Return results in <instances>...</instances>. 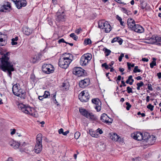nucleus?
<instances>
[{"instance_id":"nucleus-48","label":"nucleus","mask_w":161,"mask_h":161,"mask_svg":"<svg viewBox=\"0 0 161 161\" xmlns=\"http://www.w3.org/2000/svg\"><path fill=\"white\" fill-rule=\"evenodd\" d=\"M125 104L127 106L126 107V109L127 110H129L130 109L131 107V105L128 102H126L125 103Z\"/></svg>"},{"instance_id":"nucleus-2","label":"nucleus","mask_w":161,"mask_h":161,"mask_svg":"<svg viewBox=\"0 0 161 161\" xmlns=\"http://www.w3.org/2000/svg\"><path fill=\"white\" fill-rule=\"evenodd\" d=\"M12 91L15 95L19 97L22 99H25L26 97V92L21 88L19 84H16L13 86Z\"/></svg>"},{"instance_id":"nucleus-56","label":"nucleus","mask_w":161,"mask_h":161,"mask_svg":"<svg viewBox=\"0 0 161 161\" xmlns=\"http://www.w3.org/2000/svg\"><path fill=\"white\" fill-rule=\"evenodd\" d=\"M117 40H118V37H116L114 38L111 41L112 43H114V42H117Z\"/></svg>"},{"instance_id":"nucleus-4","label":"nucleus","mask_w":161,"mask_h":161,"mask_svg":"<svg viewBox=\"0 0 161 161\" xmlns=\"http://www.w3.org/2000/svg\"><path fill=\"white\" fill-rule=\"evenodd\" d=\"M90 97L89 93L87 90L82 91L79 95V99L82 102L88 101Z\"/></svg>"},{"instance_id":"nucleus-35","label":"nucleus","mask_w":161,"mask_h":161,"mask_svg":"<svg viewBox=\"0 0 161 161\" xmlns=\"http://www.w3.org/2000/svg\"><path fill=\"white\" fill-rule=\"evenodd\" d=\"M69 36L70 37H72L75 41H77L78 39V37L76 36L74 33H71Z\"/></svg>"},{"instance_id":"nucleus-1","label":"nucleus","mask_w":161,"mask_h":161,"mask_svg":"<svg viewBox=\"0 0 161 161\" xmlns=\"http://www.w3.org/2000/svg\"><path fill=\"white\" fill-rule=\"evenodd\" d=\"M10 52H7L2 57L0 58V69L4 72H7L11 78L12 72L14 71L13 64L10 60Z\"/></svg>"},{"instance_id":"nucleus-26","label":"nucleus","mask_w":161,"mask_h":161,"mask_svg":"<svg viewBox=\"0 0 161 161\" xmlns=\"http://www.w3.org/2000/svg\"><path fill=\"white\" fill-rule=\"evenodd\" d=\"M106 22L103 20H99L98 23V27L101 29H103V26H104Z\"/></svg>"},{"instance_id":"nucleus-34","label":"nucleus","mask_w":161,"mask_h":161,"mask_svg":"<svg viewBox=\"0 0 161 161\" xmlns=\"http://www.w3.org/2000/svg\"><path fill=\"white\" fill-rule=\"evenodd\" d=\"M156 36L157 35H153L149 40H151V42H155V44L156 43Z\"/></svg>"},{"instance_id":"nucleus-49","label":"nucleus","mask_w":161,"mask_h":161,"mask_svg":"<svg viewBox=\"0 0 161 161\" xmlns=\"http://www.w3.org/2000/svg\"><path fill=\"white\" fill-rule=\"evenodd\" d=\"M131 78H132V75L129 76L128 79L126 81V83L127 84H130V81L131 80Z\"/></svg>"},{"instance_id":"nucleus-27","label":"nucleus","mask_w":161,"mask_h":161,"mask_svg":"<svg viewBox=\"0 0 161 161\" xmlns=\"http://www.w3.org/2000/svg\"><path fill=\"white\" fill-rule=\"evenodd\" d=\"M91 121H93V122L96 124L98 121V118L97 116L91 113Z\"/></svg>"},{"instance_id":"nucleus-32","label":"nucleus","mask_w":161,"mask_h":161,"mask_svg":"<svg viewBox=\"0 0 161 161\" xmlns=\"http://www.w3.org/2000/svg\"><path fill=\"white\" fill-rule=\"evenodd\" d=\"M144 85V84L142 81H141L139 83H137L136 84V86H137V89L138 90H140V87H142Z\"/></svg>"},{"instance_id":"nucleus-23","label":"nucleus","mask_w":161,"mask_h":161,"mask_svg":"<svg viewBox=\"0 0 161 161\" xmlns=\"http://www.w3.org/2000/svg\"><path fill=\"white\" fill-rule=\"evenodd\" d=\"M111 27L108 22L106 21L103 26V29H105V32L106 33L109 32L111 30Z\"/></svg>"},{"instance_id":"nucleus-21","label":"nucleus","mask_w":161,"mask_h":161,"mask_svg":"<svg viewBox=\"0 0 161 161\" xmlns=\"http://www.w3.org/2000/svg\"><path fill=\"white\" fill-rule=\"evenodd\" d=\"M22 31L23 33L27 36L29 35L32 33V31L27 26H24L22 28Z\"/></svg>"},{"instance_id":"nucleus-57","label":"nucleus","mask_w":161,"mask_h":161,"mask_svg":"<svg viewBox=\"0 0 161 161\" xmlns=\"http://www.w3.org/2000/svg\"><path fill=\"white\" fill-rule=\"evenodd\" d=\"M140 158L139 157L136 158H132V161H140Z\"/></svg>"},{"instance_id":"nucleus-39","label":"nucleus","mask_w":161,"mask_h":161,"mask_svg":"<svg viewBox=\"0 0 161 161\" xmlns=\"http://www.w3.org/2000/svg\"><path fill=\"white\" fill-rule=\"evenodd\" d=\"M133 71L135 73H136L137 72H141V70L138 69V66H136L135 67Z\"/></svg>"},{"instance_id":"nucleus-51","label":"nucleus","mask_w":161,"mask_h":161,"mask_svg":"<svg viewBox=\"0 0 161 161\" xmlns=\"http://www.w3.org/2000/svg\"><path fill=\"white\" fill-rule=\"evenodd\" d=\"M117 42H118L119 45H121L123 42V40L120 38L118 37V40H117Z\"/></svg>"},{"instance_id":"nucleus-52","label":"nucleus","mask_w":161,"mask_h":161,"mask_svg":"<svg viewBox=\"0 0 161 161\" xmlns=\"http://www.w3.org/2000/svg\"><path fill=\"white\" fill-rule=\"evenodd\" d=\"M146 5H147L146 3H141V8L142 9H144L146 8Z\"/></svg>"},{"instance_id":"nucleus-40","label":"nucleus","mask_w":161,"mask_h":161,"mask_svg":"<svg viewBox=\"0 0 161 161\" xmlns=\"http://www.w3.org/2000/svg\"><path fill=\"white\" fill-rule=\"evenodd\" d=\"M132 22H134V23H135V21L134 20H133V19L131 18H129L127 20V25H130V24H131V23Z\"/></svg>"},{"instance_id":"nucleus-6","label":"nucleus","mask_w":161,"mask_h":161,"mask_svg":"<svg viewBox=\"0 0 161 161\" xmlns=\"http://www.w3.org/2000/svg\"><path fill=\"white\" fill-rule=\"evenodd\" d=\"M18 107L22 112L26 114H30L31 112L32 108L30 106H26L23 103L19 104Z\"/></svg>"},{"instance_id":"nucleus-45","label":"nucleus","mask_w":161,"mask_h":161,"mask_svg":"<svg viewBox=\"0 0 161 161\" xmlns=\"http://www.w3.org/2000/svg\"><path fill=\"white\" fill-rule=\"evenodd\" d=\"M98 135L97 134V133L95 132H94L93 131H92V133L91 134V136L97 138L98 136Z\"/></svg>"},{"instance_id":"nucleus-47","label":"nucleus","mask_w":161,"mask_h":161,"mask_svg":"<svg viewBox=\"0 0 161 161\" xmlns=\"http://www.w3.org/2000/svg\"><path fill=\"white\" fill-rule=\"evenodd\" d=\"M151 137H152V138L151 139V141H152V142H151V144H152L154 142H155V141L156 139V138L155 136H151Z\"/></svg>"},{"instance_id":"nucleus-55","label":"nucleus","mask_w":161,"mask_h":161,"mask_svg":"<svg viewBox=\"0 0 161 161\" xmlns=\"http://www.w3.org/2000/svg\"><path fill=\"white\" fill-rule=\"evenodd\" d=\"M152 85L150 84H147V88L150 91H152L153 89L152 87Z\"/></svg>"},{"instance_id":"nucleus-41","label":"nucleus","mask_w":161,"mask_h":161,"mask_svg":"<svg viewBox=\"0 0 161 161\" xmlns=\"http://www.w3.org/2000/svg\"><path fill=\"white\" fill-rule=\"evenodd\" d=\"M50 95L49 92L47 91H45L44 92V94L43 96L45 98H48V97Z\"/></svg>"},{"instance_id":"nucleus-63","label":"nucleus","mask_w":161,"mask_h":161,"mask_svg":"<svg viewBox=\"0 0 161 161\" xmlns=\"http://www.w3.org/2000/svg\"><path fill=\"white\" fill-rule=\"evenodd\" d=\"M117 141L119 142H123V140L120 136H119L118 140H117Z\"/></svg>"},{"instance_id":"nucleus-14","label":"nucleus","mask_w":161,"mask_h":161,"mask_svg":"<svg viewBox=\"0 0 161 161\" xmlns=\"http://www.w3.org/2000/svg\"><path fill=\"white\" fill-rule=\"evenodd\" d=\"M131 136L134 139L138 141H141L143 139V134L141 132H135L133 134H132Z\"/></svg>"},{"instance_id":"nucleus-64","label":"nucleus","mask_w":161,"mask_h":161,"mask_svg":"<svg viewBox=\"0 0 161 161\" xmlns=\"http://www.w3.org/2000/svg\"><path fill=\"white\" fill-rule=\"evenodd\" d=\"M157 75L159 79H160L161 78V72H159L157 74Z\"/></svg>"},{"instance_id":"nucleus-22","label":"nucleus","mask_w":161,"mask_h":161,"mask_svg":"<svg viewBox=\"0 0 161 161\" xmlns=\"http://www.w3.org/2000/svg\"><path fill=\"white\" fill-rule=\"evenodd\" d=\"M42 149V144H36L34 148L35 152L37 154L40 153Z\"/></svg>"},{"instance_id":"nucleus-44","label":"nucleus","mask_w":161,"mask_h":161,"mask_svg":"<svg viewBox=\"0 0 161 161\" xmlns=\"http://www.w3.org/2000/svg\"><path fill=\"white\" fill-rule=\"evenodd\" d=\"M131 24H130L131 26L130 25H128L129 27L132 30H133V28L135 27V25H136L135 24V22L134 23V22H132L131 23Z\"/></svg>"},{"instance_id":"nucleus-36","label":"nucleus","mask_w":161,"mask_h":161,"mask_svg":"<svg viewBox=\"0 0 161 161\" xmlns=\"http://www.w3.org/2000/svg\"><path fill=\"white\" fill-rule=\"evenodd\" d=\"M101 67L102 68L104 67L105 69L107 70L108 69L110 68V67H109L107 63H106L102 64L101 65Z\"/></svg>"},{"instance_id":"nucleus-29","label":"nucleus","mask_w":161,"mask_h":161,"mask_svg":"<svg viewBox=\"0 0 161 161\" xmlns=\"http://www.w3.org/2000/svg\"><path fill=\"white\" fill-rule=\"evenodd\" d=\"M121 10L123 13L126 14L127 15H129L131 14L130 13V11L127 10L125 8H121Z\"/></svg>"},{"instance_id":"nucleus-9","label":"nucleus","mask_w":161,"mask_h":161,"mask_svg":"<svg viewBox=\"0 0 161 161\" xmlns=\"http://www.w3.org/2000/svg\"><path fill=\"white\" fill-rule=\"evenodd\" d=\"M91 101L94 108L97 112L100 111L101 108V103L99 99L98 98H95L92 99Z\"/></svg>"},{"instance_id":"nucleus-46","label":"nucleus","mask_w":161,"mask_h":161,"mask_svg":"<svg viewBox=\"0 0 161 161\" xmlns=\"http://www.w3.org/2000/svg\"><path fill=\"white\" fill-rule=\"evenodd\" d=\"M147 108L151 111H152L153 109L154 106L150 104L147 106Z\"/></svg>"},{"instance_id":"nucleus-53","label":"nucleus","mask_w":161,"mask_h":161,"mask_svg":"<svg viewBox=\"0 0 161 161\" xmlns=\"http://www.w3.org/2000/svg\"><path fill=\"white\" fill-rule=\"evenodd\" d=\"M124 56V53H122L120 54L119 57V62H121L122 61V58Z\"/></svg>"},{"instance_id":"nucleus-15","label":"nucleus","mask_w":161,"mask_h":161,"mask_svg":"<svg viewBox=\"0 0 161 161\" xmlns=\"http://www.w3.org/2000/svg\"><path fill=\"white\" fill-rule=\"evenodd\" d=\"M90 82V79L89 78H86L81 80L79 83V86L81 88H84L88 86Z\"/></svg>"},{"instance_id":"nucleus-58","label":"nucleus","mask_w":161,"mask_h":161,"mask_svg":"<svg viewBox=\"0 0 161 161\" xmlns=\"http://www.w3.org/2000/svg\"><path fill=\"white\" fill-rule=\"evenodd\" d=\"M137 114L139 116L141 115V117H143L145 116V114L144 113H141L140 112H139L137 113Z\"/></svg>"},{"instance_id":"nucleus-7","label":"nucleus","mask_w":161,"mask_h":161,"mask_svg":"<svg viewBox=\"0 0 161 161\" xmlns=\"http://www.w3.org/2000/svg\"><path fill=\"white\" fill-rule=\"evenodd\" d=\"M89 53L85 54L81 57L80 60V64L82 66H85L91 60V58Z\"/></svg>"},{"instance_id":"nucleus-28","label":"nucleus","mask_w":161,"mask_h":161,"mask_svg":"<svg viewBox=\"0 0 161 161\" xmlns=\"http://www.w3.org/2000/svg\"><path fill=\"white\" fill-rule=\"evenodd\" d=\"M156 58H153V61L150 64V67L151 68H153L154 66H155L156 65Z\"/></svg>"},{"instance_id":"nucleus-62","label":"nucleus","mask_w":161,"mask_h":161,"mask_svg":"<svg viewBox=\"0 0 161 161\" xmlns=\"http://www.w3.org/2000/svg\"><path fill=\"white\" fill-rule=\"evenodd\" d=\"M64 130L62 128H61L60 129L58 130V133L59 134H63L64 132Z\"/></svg>"},{"instance_id":"nucleus-16","label":"nucleus","mask_w":161,"mask_h":161,"mask_svg":"<svg viewBox=\"0 0 161 161\" xmlns=\"http://www.w3.org/2000/svg\"><path fill=\"white\" fill-rule=\"evenodd\" d=\"M79 112L82 115L86 118L89 117L91 119V113L88 112L86 109L82 108H80Z\"/></svg>"},{"instance_id":"nucleus-31","label":"nucleus","mask_w":161,"mask_h":161,"mask_svg":"<svg viewBox=\"0 0 161 161\" xmlns=\"http://www.w3.org/2000/svg\"><path fill=\"white\" fill-rule=\"evenodd\" d=\"M103 50L104 51L105 56H108L111 53V51L110 50H109L106 48H104Z\"/></svg>"},{"instance_id":"nucleus-12","label":"nucleus","mask_w":161,"mask_h":161,"mask_svg":"<svg viewBox=\"0 0 161 161\" xmlns=\"http://www.w3.org/2000/svg\"><path fill=\"white\" fill-rule=\"evenodd\" d=\"M12 10L11 3H10L7 2L0 7V11L1 12H9Z\"/></svg>"},{"instance_id":"nucleus-38","label":"nucleus","mask_w":161,"mask_h":161,"mask_svg":"<svg viewBox=\"0 0 161 161\" xmlns=\"http://www.w3.org/2000/svg\"><path fill=\"white\" fill-rule=\"evenodd\" d=\"M84 44L86 45L91 44V39L89 38L85 39L84 41Z\"/></svg>"},{"instance_id":"nucleus-43","label":"nucleus","mask_w":161,"mask_h":161,"mask_svg":"<svg viewBox=\"0 0 161 161\" xmlns=\"http://www.w3.org/2000/svg\"><path fill=\"white\" fill-rule=\"evenodd\" d=\"M156 42H161V37H158L157 35L156 36ZM156 44L157 45H159L160 44V43H157L156 42Z\"/></svg>"},{"instance_id":"nucleus-54","label":"nucleus","mask_w":161,"mask_h":161,"mask_svg":"<svg viewBox=\"0 0 161 161\" xmlns=\"http://www.w3.org/2000/svg\"><path fill=\"white\" fill-rule=\"evenodd\" d=\"M96 132L97 133H99L100 134H102L103 133L102 130L100 128L97 129L96 130Z\"/></svg>"},{"instance_id":"nucleus-60","label":"nucleus","mask_w":161,"mask_h":161,"mask_svg":"<svg viewBox=\"0 0 161 161\" xmlns=\"http://www.w3.org/2000/svg\"><path fill=\"white\" fill-rule=\"evenodd\" d=\"M82 31V29L81 28H80L76 30L75 31V32L77 34H79L80 33V31Z\"/></svg>"},{"instance_id":"nucleus-42","label":"nucleus","mask_w":161,"mask_h":161,"mask_svg":"<svg viewBox=\"0 0 161 161\" xmlns=\"http://www.w3.org/2000/svg\"><path fill=\"white\" fill-rule=\"evenodd\" d=\"M80 134L79 132H76L75 134V138L76 139H77L80 136Z\"/></svg>"},{"instance_id":"nucleus-5","label":"nucleus","mask_w":161,"mask_h":161,"mask_svg":"<svg viewBox=\"0 0 161 161\" xmlns=\"http://www.w3.org/2000/svg\"><path fill=\"white\" fill-rule=\"evenodd\" d=\"M42 71L47 74L52 73L54 71L53 65L50 64H44L42 67Z\"/></svg>"},{"instance_id":"nucleus-20","label":"nucleus","mask_w":161,"mask_h":161,"mask_svg":"<svg viewBox=\"0 0 161 161\" xmlns=\"http://www.w3.org/2000/svg\"><path fill=\"white\" fill-rule=\"evenodd\" d=\"M143 138L142 140L146 142H147L149 143V142H151V139L152 137H151V136L147 132L145 133H144V135L143 134Z\"/></svg>"},{"instance_id":"nucleus-37","label":"nucleus","mask_w":161,"mask_h":161,"mask_svg":"<svg viewBox=\"0 0 161 161\" xmlns=\"http://www.w3.org/2000/svg\"><path fill=\"white\" fill-rule=\"evenodd\" d=\"M5 44V40H4L3 38H0V46H4Z\"/></svg>"},{"instance_id":"nucleus-30","label":"nucleus","mask_w":161,"mask_h":161,"mask_svg":"<svg viewBox=\"0 0 161 161\" xmlns=\"http://www.w3.org/2000/svg\"><path fill=\"white\" fill-rule=\"evenodd\" d=\"M64 19V16L63 15H60L57 16L56 20L58 21L59 22L62 21Z\"/></svg>"},{"instance_id":"nucleus-17","label":"nucleus","mask_w":161,"mask_h":161,"mask_svg":"<svg viewBox=\"0 0 161 161\" xmlns=\"http://www.w3.org/2000/svg\"><path fill=\"white\" fill-rule=\"evenodd\" d=\"M135 32L139 33H142L144 31V29L141 26L139 25H135L133 30Z\"/></svg>"},{"instance_id":"nucleus-10","label":"nucleus","mask_w":161,"mask_h":161,"mask_svg":"<svg viewBox=\"0 0 161 161\" xmlns=\"http://www.w3.org/2000/svg\"><path fill=\"white\" fill-rule=\"evenodd\" d=\"M15 3L16 8L18 9L26 6L27 2L26 0H12Z\"/></svg>"},{"instance_id":"nucleus-18","label":"nucleus","mask_w":161,"mask_h":161,"mask_svg":"<svg viewBox=\"0 0 161 161\" xmlns=\"http://www.w3.org/2000/svg\"><path fill=\"white\" fill-rule=\"evenodd\" d=\"M41 55L38 54L37 55H35L31 58V61L33 64L38 62L41 60Z\"/></svg>"},{"instance_id":"nucleus-25","label":"nucleus","mask_w":161,"mask_h":161,"mask_svg":"<svg viewBox=\"0 0 161 161\" xmlns=\"http://www.w3.org/2000/svg\"><path fill=\"white\" fill-rule=\"evenodd\" d=\"M110 138L113 141H117L119 136L117 134L114 133H110Z\"/></svg>"},{"instance_id":"nucleus-19","label":"nucleus","mask_w":161,"mask_h":161,"mask_svg":"<svg viewBox=\"0 0 161 161\" xmlns=\"http://www.w3.org/2000/svg\"><path fill=\"white\" fill-rule=\"evenodd\" d=\"M63 55L64 56L62 57L63 59L69 60L70 62H72L73 59V56L71 54L65 53Z\"/></svg>"},{"instance_id":"nucleus-59","label":"nucleus","mask_w":161,"mask_h":161,"mask_svg":"<svg viewBox=\"0 0 161 161\" xmlns=\"http://www.w3.org/2000/svg\"><path fill=\"white\" fill-rule=\"evenodd\" d=\"M58 42L59 43H61V42L65 43H66V42H65L63 38H62V39H59L58 40Z\"/></svg>"},{"instance_id":"nucleus-50","label":"nucleus","mask_w":161,"mask_h":161,"mask_svg":"<svg viewBox=\"0 0 161 161\" xmlns=\"http://www.w3.org/2000/svg\"><path fill=\"white\" fill-rule=\"evenodd\" d=\"M127 92L129 93H133L132 88L129 86H128L127 87Z\"/></svg>"},{"instance_id":"nucleus-8","label":"nucleus","mask_w":161,"mask_h":161,"mask_svg":"<svg viewBox=\"0 0 161 161\" xmlns=\"http://www.w3.org/2000/svg\"><path fill=\"white\" fill-rule=\"evenodd\" d=\"M71 62L69 60L60 58L59 59L58 65L62 68L66 69L68 68Z\"/></svg>"},{"instance_id":"nucleus-11","label":"nucleus","mask_w":161,"mask_h":161,"mask_svg":"<svg viewBox=\"0 0 161 161\" xmlns=\"http://www.w3.org/2000/svg\"><path fill=\"white\" fill-rule=\"evenodd\" d=\"M26 143L25 142L22 144L19 142L13 141L12 143L10 144V146L13 147L14 149H17L20 146V151L21 152H25V148H23V147H25Z\"/></svg>"},{"instance_id":"nucleus-33","label":"nucleus","mask_w":161,"mask_h":161,"mask_svg":"<svg viewBox=\"0 0 161 161\" xmlns=\"http://www.w3.org/2000/svg\"><path fill=\"white\" fill-rule=\"evenodd\" d=\"M62 86L66 90H68L69 87V84L68 82L63 83L62 84Z\"/></svg>"},{"instance_id":"nucleus-24","label":"nucleus","mask_w":161,"mask_h":161,"mask_svg":"<svg viewBox=\"0 0 161 161\" xmlns=\"http://www.w3.org/2000/svg\"><path fill=\"white\" fill-rule=\"evenodd\" d=\"M36 144H42V135L41 134H38L36 137Z\"/></svg>"},{"instance_id":"nucleus-3","label":"nucleus","mask_w":161,"mask_h":161,"mask_svg":"<svg viewBox=\"0 0 161 161\" xmlns=\"http://www.w3.org/2000/svg\"><path fill=\"white\" fill-rule=\"evenodd\" d=\"M73 74L78 77L83 76L86 75L85 70L80 67H75L72 70Z\"/></svg>"},{"instance_id":"nucleus-13","label":"nucleus","mask_w":161,"mask_h":161,"mask_svg":"<svg viewBox=\"0 0 161 161\" xmlns=\"http://www.w3.org/2000/svg\"><path fill=\"white\" fill-rule=\"evenodd\" d=\"M100 119L102 121L108 125H110L113 122V119L109 118L106 114H102Z\"/></svg>"},{"instance_id":"nucleus-61","label":"nucleus","mask_w":161,"mask_h":161,"mask_svg":"<svg viewBox=\"0 0 161 161\" xmlns=\"http://www.w3.org/2000/svg\"><path fill=\"white\" fill-rule=\"evenodd\" d=\"M117 19L120 22L122 21V18L119 17L118 15H117L116 16Z\"/></svg>"}]
</instances>
